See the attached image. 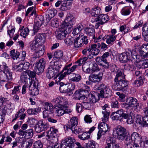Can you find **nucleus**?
Listing matches in <instances>:
<instances>
[{
	"label": "nucleus",
	"instance_id": "nucleus-1",
	"mask_svg": "<svg viewBox=\"0 0 148 148\" xmlns=\"http://www.w3.org/2000/svg\"><path fill=\"white\" fill-rule=\"evenodd\" d=\"M57 61L53 60L49 64V66L46 70L47 77L49 79L53 77L56 75L59 74V70L62 65L58 64Z\"/></svg>",
	"mask_w": 148,
	"mask_h": 148
},
{
	"label": "nucleus",
	"instance_id": "nucleus-2",
	"mask_svg": "<svg viewBox=\"0 0 148 148\" xmlns=\"http://www.w3.org/2000/svg\"><path fill=\"white\" fill-rule=\"evenodd\" d=\"M94 88L100 90V93L99 95L100 97L101 98L109 97L112 95L111 90L103 83L99 85L98 87L95 85Z\"/></svg>",
	"mask_w": 148,
	"mask_h": 148
},
{
	"label": "nucleus",
	"instance_id": "nucleus-3",
	"mask_svg": "<svg viewBox=\"0 0 148 148\" xmlns=\"http://www.w3.org/2000/svg\"><path fill=\"white\" fill-rule=\"evenodd\" d=\"M129 82L125 78L120 79L117 82L112 83V87L113 89L116 90H126L128 87Z\"/></svg>",
	"mask_w": 148,
	"mask_h": 148
},
{
	"label": "nucleus",
	"instance_id": "nucleus-4",
	"mask_svg": "<svg viewBox=\"0 0 148 148\" xmlns=\"http://www.w3.org/2000/svg\"><path fill=\"white\" fill-rule=\"evenodd\" d=\"M122 107L125 110H130L131 108H140L139 103L136 99L133 97H130L126 100V102L122 105Z\"/></svg>",
	"mask_w": 148,
	"mask_h": 148
},
{
	"label": "nucleus",
	"instance_id": "nucleus-5",
	"mask_svg": "<svg viewBox=\"0 0 148 148\" xmlns=\"http://www.w3.org/2000/svg\"><path fill=\"white\" fill-rule=\"evenodd\" d=\"M112 135L118 140H123L126 137L127 132L125 128L119 126L113 129Z\"/></svg>",
	"mask_w": 148,
	"mask_h": 148
},
{
	"label": "nucleus",
	"instance_id": "nucleus-6",
	"mask_svg": "<svg viewBox=\"0 0 148 148\" xmlns=\"http://www.w3.org/2000/svg\"><path fill=\"white\" fill-rule=\"evenodd\" d=\"M88 63V66H86L85 64L82 65V69L84 72L88 73L99 70L100 69L98 67L97 64L95 62L93 61H90Z\"/></svg>",
	"mask_w": 148,
	"mask_h": 148
},
{
	"label": "nucleus",
	"instance_id": "nucleus-7",
	"mask_svg": "<svg viewBox=\"0 0 148 148\" xmlns=\"http://www.w3.org/2000/svg\"><path fill=\"white\" fill-rule=\"evenodd\" d=\"M88 42V39L86 36L80 34L78 37L75 40L74 46L76 48L81 47L84 44H87Z\"/></svg>",
	"mask_w": 148,
	"mask_h": 148
},
{
	"label": "nucleus",
	"instance_id": "nucleus-8",
	"mask_svg": "<svg viewBox=\"0 0 148 148\" xmlns=\"http://www.w3.org/2000/svg\"><path fill=\"white\" fill-rule=\"evenodd\" d=\"M69 28L63 27L62 25L61 27L59 28L56 32V36L58 39H64L66 35L70 32Z\"/></svg>",
	"mask_w": 148,
	"mask_h": 148
},
{
	"label": "nucleus",
	"instance_id": "nucleus-9",
	"mask_svg": "<svg viewBox=\"0 0 148 148\" xmlns=\"http://www.w3.org/2000/svg\"><path fill=\"white\" fill-rule=\"evenodd\" d=\"M102 120L103 122L99 125L98 127L99 131L97 134V139H99L102 135H104L109 128L108 125L104 122L105 121Z\"/></svg>",
	"mask_w": 148,
	"mask_h": 148
},
{
	"label": "nucleus",
	"instance_id": "nucleus-10",
	"mask_svg": "<svg viewBox=\"0 0 148 148\" xmlns=\"http://www.w3.org/2000/svg\"><path fill=\"white\" fill-rule=\"evenodd\" d=\"M131 138L134 142V147H139L141 145L143 142L142 136L140 134L136 132H134L131 135Z\"/></svg>",
	"mask_w": 148,
	"mask_h": 148
},
{
	"label": "nucleus",
	"instance_id": "nucleus-11",
	"mask_svg": "<svg viewBox=\"0 0 148 148\" xmlns=\"http://www.w3.org/2000/svg\"><path fill=\"white\" fill-rule=\"evenodd\" d=\"M46 60L44 58H41L36 64L35 67L37 68V74L40 75L44 71L45 66Z\"/></svg>",
	"mask_w": 148,
	"mask_h": 148
},
{
	"label": "nucleus",
	"instance_id": "nucleus-12",
	"mask_svg": "<svg viewBox=\"0 0 148 148\" xmlns=\"http://www.w3.org/2000/svg\"><path fill=\"white\" fill-rule=\"evenodd\" d=\"M58 130L53 127H51L49 130L47 132V139L50 140H53L56 141L58 140L57 133Z\"/></svg>",
	"mask_w": 148,
	"mask_h": 148
},
{
	"label": "nucleus",
	"instance_id": "nucleus-13",
	"mask_svg": "<svg viewBox=\"0 0 148 148\" xmlns=\"http://www.w3.org/2000/svg\"><path fill=\"white\" fill-rule=\"evenodd\" d=\"M31 82L29 83V93L30 94L33 96H35L39 94V90L36 87H38V82H34L32 83Z\"/></svg>",
	"mask_w": 148,
	"mask_h": 148
},
{
	"label": "nucleus",
	"instance_id": "nucleus-14",
	"mask_svg": "<svg viewBox=\"0 0 148 148\" xmlns=\"http://www.w3.org/2000/svg\"><path fill=\"white\" fill-rule=\"evenodd\" d=\"M75 23V19L73 16H68L65 19L62 25L63 27L69 28V30L71 32V27Z\"/></svg>",
	"mask_w": 148,
	"mask_h": 148
},
{
	"label": "nucleus",
	"instance_id": "nucleus-15",
	"mask_svg": "<svg viewBox=\"0 0 148 148\" xmlns=\"http://www.w3.org/2000/svg\"><path fill=\"white\" fill-rule=\"evenodd\" d=\"M45 110L43 112L44 117H48L49 114L52 113L53 111V108L51 103L46 102L44 106Z\"/></svg>",
	"mask_w": 148,
	"mask_h": 148
},
{
	"label": "nucleus",
	"instance_id": "nucleus-16",
	"mask_svg": "<svg viewBox=\"0 0 148 148\" xmlns=\"http://www.w3.org/2000/svg\"><path fill=\"white\" fill-rule=\"evenodd\" d=\"M132 52H126L122 53L119 56V60L122 63L127 62L128 60H131Z\"/></svg>",
	"mask_w": 148,
	"mask_h": 148
},
{
	"label": "nucleus",
	"instance_id": "nucleus-17",
	"mask_svg": "<svg viewBox=\"0 0 148 148\" xmlns=\"http://www.w3.org/2000/svg\"><path fill=\"white\" fill-rule=\"evenodd\" d=\"M49 127V124L40 121L38 124V126L35 128V131L36 132L40 133L42 131H45L47 130Z\"/></svg>",
	"mask_w": 148,
	"mask_h": 148
},
{
	"label": "nucleus",
	"instance_id": "nucleus-18",
	"mask_svg": "<svg viewBox=\"0 0 148 148\" xmlns=\"http://www.w3.org/2000/svg\"><path fill=\"white\" fill-rule=\"evenodd\" d=\"M102 76L103 74L101 73H99L98 74L91 73L89 76L88 79L92 82H98L101 80Z\"/></svg>",
	"mask_w": 148,
	"mask_h": 148
},
{
	"label": "nucleus",
	"instance_id": "nucleus-19",
	"mask_svg": "<svg viewBox=\"0 0 148 148\" xmlns=\"http://www.w3.org/2000/svg\"><path fill=\"white\" fill-rule=\"evenodd\" d=\"M43 18L42 16H39L35 22L34 26V33H36L39 29L40 27L43 23Z\"/></svg>",
	"mask_w": 148,
	"mask_h": 148
},
{
	"label": "nucleus",
	"instance_id": "nucleus-20",
	"mask_svg": "<svg viewBox=\"0 0 148 148\" xmlns=\"http://www.w3.org/2000/svg\"><path fill=\"white\" fill-rule=\"evenodd\" d=\"M139 52L144 58H148V43L143 44L140 47Z\"/></svg>",
	"mask_w": 148,
	"mask_h": 148
},
{
	"label": "nucleus",
	"instance_id": "nucleus-21",
	"mask_svg": "<svg viewBox=\"0 0 148 148\" xmlns=\"http://www.w3.org/2000/svg\"><path fill=\"white\" fill-rule=\"evenodd\" d=\"M45 34L43 33H38L35 36V42L39 44L40 46H42L45 42Z\"/></svg>",
	"mask_w": 148,
	"mask_h": 148
},
{
	"label": "nucleus",
	"instance_id": "nucleus-22",
	"mask_svg": "<svg viewBox=\"0 0 148 148\" xmlns=\"http://www.w3.org/2000/svg\"><path fill=\"white\" fill-rule=\"evenodd\" d=\"M11 105L10 104H6L5 105L2 106L0 108V113L2 114L3 116H5L7 112L10 113L12 112Z\"/></svg>",
	"mask_w": 148,
	"mask_h": 148
},
{
	"label": "nucleus",
	"instance_id": "nucleus-23",
	"mask_svg": "<svg viewBox=\"0 0 148 148\" xmlns=\"http://www.w3.org/2000/svg\"><path fill=\"white\" fill-rule=\"evenodd\" d=\"M44 53V51L35 52L31 56L30 59L31 62H32L34 64L38 60L39 58L42 56Z\"/></svg>",
	"mask_w": 148,
	"mask_h": 148
},
{
	"label": "nucleus",
	"instance_id": "nucleus-24",
	"mask_svg": "<svg viewBox=\"0 0 148 148\" xmlns=\"http://www.w3.org/2000/svg\"><path fill=\"white\" fill-rule=\"evenodd\" d=\"M116 73L114 79V82H117L120 79H123L125 78V75L124 74V71L123 70L121 69H119L117 71Z\"/></svg>",
	"mask_w": 148,
	"mask_h": 148
},
{
	"label": "nucleus",
	"instance_id": "nucleus-25",
	"mask_svg": "<svg viewBox=\"0 0 148 148\" xmlns=\"http://www.w3.org/2000/svg\"><path fill=\"white\" fill-rule=\"evenodd\" d=\"M77 119L76 117H72L70 119L67 125H66L67 130H68V129H70L77 126Z\"/></svg>",
	"mask_w": 148,
	"mask_h": 148
},
{
	"label": "nucleus",
	"instance_id": "nucleus-26",
	"mask_svg": "<svg viewBox=\"0 0 148 148\" xmlns=\"http://www.w3.org/2000/svg\"><path fill=\"white\" fill-rule=\"evenodd\" d=\"M122 114V109H120L114 112L111 116L112 118L114 120L121 121V114Z\"/></svg>",
	"mask_w": 148,
	"mask_h": 148
},
{
	"label": "nucleus",
	"instance_id": "nucleus-27",
	"mask_svg": "<svg viewBox=\"0 0 148 148\" xmlns=\"http://www.w3.org/2000/svg\"><path fill=\"white\" fill-rule=\"evenodd\" d=\"M101 57H98L95 59V61L99 65L101 66L105 69L107 68L109 66V63L106 62Z\"/></svg>",
	"mask_w": 148,
	"mask_h": 148
},
{
	"label": "nucleus",
	"instance_id": "nucleus-28",
	"mask_svg": "<svg viewBox=\"0 0 148 148\" xmlns=\"http://www.w3.org/2000/svg\"><path fill=\"white\" fill-rule=\"evenodd\" d=\"M142 35L144 41L148 42V23L145 24L142 28Z\"/></svg>",
	"mask_w": 148,
	"mask_h": 148
},
{
	"label": "nucleus",
	"instance_id": "nucleus-29",
	"mask_svg": "<svg viewBox=\"0 0 148 148\" xmlns=\"http://www.w3.org/2000/svg\"><path fill=\"white\" fill-rule=\"evenodd\" d=\"M29 76L27 75V73H26V71L25 72H23L22 74L21 77V78L23 82H24L25 83V84H29V83L31 82V83H32L34 81L32 80H31L29 77Z\"/></svg>",
	"mask_w": 148,
	"mask_h": 148
},
{
	"label": "nucleus",
	"instance_id": "nucleus-30",
	"mask_svg": "<svg viewBox=\"0 0 148 148\" xmlns=\"http://www.w3.org/2000/svg\"><path fill=\"white\" fill-rule=\"evenodd\" d=\"M3 72L6 73L8 75L9 78L10 80H12V72L9 67L7 66V64H5L2 66Z\"/></svg>",
	"mask_w": 148,
	"mask_h": 148
},
{
	"label": "nucleus",
	"instance_id": "nucleus-31",
	"mask_svg": "<svg viewBox=\"0 0 148 148\" xmlns=\"http://www.w3.org/2000/svg\"><path fill=\"white\" fill-rule=\"evenodd\" d=\"M109 20L108 16L106 14H101L96 19V21H100L101 24H103L106 23Z\"/></svg>",
	"mask_w": 148,
	"mask_h": 148
},
{
	"label": "nucleus",
	"instance_id": "nucleus-32",
	"mask_svg": "<svg viewBox=\"0 0 148 148\" xmlns=\"http://www.w3.org/2000/svg\"><path fill=\"white\" fill-rule=\"evenodd\" d=\"M30 47L32 50L35 51V52H39V51H44V52H45V49L43 46L39 45V44L36 42L31 45Z\"/></svg>",
	"mask_w": 148,
	"mask_h": 148
},
{
	"label": "nucleus",
	"instance_id": "nucleus-33",
	"mask_svg": "<svg viewBox=\"0 0 148 148\" xmlns=\"http://www.w3.org/2000/svg\"><path fill=\"white\" fill-rule=\"evenodd\" d=\"M91 54L92 55L97 56L99 53L100 51L97 47V45L96 44H91L90 46Z\"/></svg>",
	"mask_w": 148,
	"mask_h": 148
},
{
	"label": "nucleus",
	"instance_id": "nucleus-34",
	"mask_svg": "<svg viewBox=\"0 0 148 148\" xmlns=\"http://www.w3.org/2000/svg\"><path fill=\"white\" fill-rule=\"evenodd\" d=\"M86 90L84 91L82 89H80L75 91L74 93V95L76 98L78 100L84 99L85 98V95H84V93Z\"/></svg>",
	"mask_w": 148,
	"mask_h": 148
},
{
	"label": "nucleus",
	"instance_id": "nucleus-35",
	"mask_svg": "<svg viewBox=\"0 0 148 148\" xmlns=\"http://www.w3.org/2000/svg\"><path fill=\"white\" fill-rule=\"evenodd\" d=\"M85 31L87 35L89 36L91 39L95 38V30L93 27H87Z\"/></svg>",
	"mask_w": 148,
	"mask_h": 148
},
{
	"label": "nucleus",
	"instance_id": "nucleus-36",
	"mask_svg": "<svg viewBox=\"0 0 148 148\" xmlns=\"http://www.w3.org/2000/svg\"><path fill=\"white\" fill-rule=\"evenodd\" d=\"M100 97L99 95L95 96L92 94H90L88 95L87 98V101H89V102L93 104L99 100Z\"/></svg>",
	"mask_w": 148,
	"mask_h": 148
},
{
	"label": "nucleus",
	"instance_id": "nucleus-37",
	"mask_svg": "<svg viewBox=\"0 0 148 148\" xmlns=\"http://www.w3.org/2000/svg\"><path fill=\"white\" fill-rule=\"evenodd\" d=\"M59 89L61 92L62 93H69L67 84H65L62 82H59Z\"/></svg>",
	"mask_w": 148,
	"mask_h": 148
},
{
	"label": "nucleus",
	"instance_id": "nucleus-38",
	"mask_svg": "<svg viewBox=\"0 0 148 148\" xmlns=\"http://www.w3.org/2000/svg\"><path fill=\"white\" fill-rule=\"evenodd\" d=\"M34 140L32 139L28 140L26 141H22L21 147L24 148H30L34 143Z\"/></svg>",
	"mask_w": 148,
	"mask_h": 148
},
{
	"label": "nucleus",
	"instance_id": "nucleus-39",
	"mask_svg": "<svg viewBox=\"0 0 148 148\" xmlns=\"http://www.w3.org/2000/svg\"><path fill=\"white\" fill-rule=\"evenodd\" d=\"M69 148H73L75 146V139L73 138L70 137L66 138L65 140Z\"/></svg>",
	"mask_w": 148,
	"mask_h": 148
},
{
	"label": "nucleus",
	"instance_id": "nucleus-40",
	"mask_svg": "<svg viewBox=\"0 0 148 148\" xmlns=\"http://www.w3.org/2000/svg\"><path fill=\"white\" fill-rule=\"evenodd\" d=\"M102 108L104 111L102 112V114L103 117H102L101 119H103V121L104 120L105 121H107L108 119L109 113L106 111L107 109L103 106L102 107Z\"/></svg>",
	"mask_w": 148,
	"mask_h": 148
},
{
	"label": "nucleus",
	"instance_id": "nucleus-41",
	"mask_svg": "<svg viewBox=\"0 0 148 148\" xmlns=\"http://www.w3.org/2000/svg\"><path fill=\"white\" fill-rule=\"evenodd\" d=\"M82 105L83 108L86 110H90L93 108V104L88 101L87 102H82Z\"/></svg>",
	"mask_w": 148,
	"mask_h": 148
},
{
	"label": "nucleus",
	"instance_id": "nucleus-42",
	"mask_svg": "<svg viewBox=\"0 0 148 148\" xmlns=\"http://www.w3.org/2000/svg\"><path fill=\"white\" fill-rule=\"evenodd\" d=\"M101 9L98 6L96 7L93 9V10L91 14L92 16L95 17H98V16L101 14Z\"/></svg>",
	"mask_w": 148,
	"mask_h": 148
},
{
	"label": "nucleus",
	"instance_id": "nucleus-43",
	"mask_svg": "<svg viewBox=\"0 0 148 148\" xmlns=\"http://www.w3.org/2000/svg\"><path fill=\"white\" fill-rule=\"evenodd\" d=\"M115 140L112 138H110L107 141V144L105 148H114Z\"/></svg>",
	"mask_w": 148,
	"mask_h": 148
},
{
	"label": "nucleus",
	"instance_id": "nucleus-44",
	"mask_svg": "<svg viewBox=\"0 0 148 148\" xmlns=\"http://www.w3.org/2000/svg\"><path fill=\"white\" fill-rule=\"evenodd\" d=\"M61 4V7L60 8L61 10L63 11H65L68 9L67 3H63L62 4V3H61V1H58L55 3V5L56 6L58 7Z\"/></svg>",
	"mask_w": 148,
	"mask_h": 148
},
{
	"label": "nucleus",
	"instance_id": "nucleus-45",
	"mask_svg": "<svg viewBox=\"0 0 148 148\" xmlns=\"http://www.w3.org/2000/svg\"><path fill=\"white\" fill-rule=\"evenodd\" d=\"M116 36L113 35H109L108 39L106 40V42L107 43L108 45H112L114 43V42L115 40Z\"/></svg>",
	"mask_w": 148,
	"mask_h": 148
},
{
	"label": "nucleus",
	"instance_id": "nucleus-46",
	"mask_svg": "<svg viewBox=\"0 0 148 148\" xmlns=\"http://www.w3.org/2000/svg\"><path fill=\"white\" fill-rule=\"evenodd\" d=\"M127 113H124L123 110L122 109V114H121L122 119L124 118V119H127L129 116H132L133 113L132 111L130 110H126Z\"/></svg>",
	"mask_w": 148,
	"mask_h": 148
},
{
	"label": "nucleus",
	"instance_id": "nucleus-47",
	"mask_svg": "<svg viewBox=\"0 0 148 148\" xmlns=\"http://www.w3.org/2000/svg\"><path fill=\"white\" fill-rule=\"evenodd\" d=\"M83 29V26L82 25H80L73 29L72 34L73 35H76L79 34L80 32Z\"/></svg>",
	"mask_w": 148,
	"mask_h": 148
},
{
	"label": "nucleus",
	"instance_id": "nucleus-48",
	"mask_svg": "<svg viewBox=\"0 0 148 148\" xmlns=\"http://www.w3.org/2000/svg\"><path fill=\"white\" fill-rule=\"evenodd\" d=\"M8 77V75L3 72L0 74V80L1 81H11L12 80H10Z\"/></svg>",
	"mask_w": 148,
	"mask_h": 148
},
{
	"label": "nucleus",
	"instance_id": "nucleus-49",
	"mask_svg": "<svg viewBox=\"0 0 148 148\" xmlns=\"http://www.w3.org/2000/svg\"><path fill=\"white\" fill-rule=\"evenodd\" d=\"M63 56V53L61 51H55L54 53V59L55 58L58 60L61 58Z\"/></svg>",
	"mask_w": 148,
	"mask_h": 148
},
{
	"label": "nucleus",
	"instance_id": "nucleus-50",
	"mask_svg": "<svg viewBox=\"0 0 148 148\" xmlns=\"http://www.w3.org/2000/svg\"><path fill=\"white\" fill-rule=\"evenodd\" d=\"M68 103V99L65 97H61L60 106L64 108L65 107V106H67L66 104Z\"/></svg>",
	"mask_w": 148,
	"mask_h": 148
},
{
	"label": "nucleus",
	"instance_id": "nucleus-51",
	"mask_svg": "<svg viewBox=\"0 0 148 148\" xmlns=\"http://www.w3.org/2000/svg\"><path fill=\"white\" fill-rule=\"evenodd\" d=\"M10 56L14 59H16L20 55L19 53L16 51L14 49L10 51Z\"/></svg>",
	"mask_w": 148,
	"mask_h": 148
},
{
	"label": "nucleus",
	"instance_id": "nucleus-52",
	"mask_svg": "<svg viewBox=\"0 0 148 148\" xmlns=\"http://www.w3.org/2000/svg\"><path fill=\"white\" fill-rule=\"evenodd\" d=\"M73 75V77L70 79L71 81L78 82L81 79V76L79 74H74Z\"/></svg>",
	"mask_w": 148,
	"mask_h": 148
},
{
	"label": "nucleus",
	"instance_id": "nucleus-53",
	"mask_svg": "<svg viewBox=\"0 0 148 148\" xmlns=\"http://www.w3.org/2000/svg\"><path fill=\"white\" fill-rule=\"evenodd\" d=\"M20 32V35L25 38L26 37L29 33V30L27 27L25 28L22 30L18 31V32Z\"/></svg>",
	"mask_w": 148,
	"mask_h": 148
},
{
	"label": "nucleus",
	"instance_id": "nucleus-54",
	"mask_svg": "<svg viewBox=\"0 0 148 148\" xmlns=\"http://www.w3.org/2000/svg\"><path fill=\"white\" fill-rule=\"evenodd\" d=\"M142 77H143V76H140L139 79L134 81V85L135 86L139 87L143 84V82Z\"/></svg>",
	"mask_w": 148,
	"mask_h": 148
},
{
	"label": "nucleus",
	"instance_id": "nucleus-55",
	"mask_svg": "<svg viewBox=\"0 0 148 148\" xmlns=\"http://www.w3.org/2000/svg\"><path fill=\"white\" fill-rule=\"evenodd\" d=\"M72 132L75 134H78L83 132L82 129L77 126L70 129Z\"/></svg>",
	"mask_w": 148,
	"mask_h": 148
},
{
	"label": "nucleus",
	"instance_id": "nucleus-56",
	"mask_svg": "<svg viewBox=\"0 0 148 148\" xmlns=\"http://www.w3.org/2000/svg\"><path fill=\"white\" fill-rule=\"evenodd\" d=\"M86 146L88 148H98V145L95 142L90 141L86 143Z\"/></svg>",
	"mask_w": 148,
	"mask_h": 148
},
{
	"label": "nucleus",
	"instance_id": "nucleus-57",
	"mask_svg": "<svg viewBox=\"0 0 148 148\" xmlns=\"http://www.w3.org/2000/svg\"><path fill=\"white\" fill-rule=\"evenodd\" d=\"M111 103V106L112 108H119V105L118 102L116 99H113Z\"/></svg>",
	"mask_w": 148,
	"mask_h": 148
},
{
	"label": "nucleus",
	"instance_id": "nucleus-58",
	"mask_svg": "<svg viewBox=\"0 0 148 148\" xmlns=\"http://www.w3.org/2000/svg\"><path fill=\"white\" fill-rule=\"evenodd\" d=\"M51 25L53 27L57 28L59 26V21L56 18H54L51 21Z\"/></svg>",
	"mask_w": 148,
	"mask_h": 148
},
{
	"label": "nucleus",
	"instance_id": "nucleus-59",
	"mask_svg": "<svg viewBox=\"0 0 148 148\" xmlns=\"http://www.w3.org/2000/svg\"><path fill=\"white\" fill-rule=\"evenodd\" d=\"M98 48H100L102 50H106L108 47V45H107L104 42H102L101 43L97 44Z\"/></svg>",
	"mask_w": 148,
	"mask_h": 148
},
{
	"label": "nucleus",
	"instance_id": "nucleus-60",
	"mask_svg": "<svg viewBox=\"0 0 148 148\" xmlns=\"http://www.w3.org/2000/svg\"><path fill=\"white\" fill-rule=\"evenodd\" d=\"M78 137L80 139L85 140L88 139L90 137L89 135H88L86 132L83 133L82 135H78Z\"/></svg>",
	"mask_w": 148,
	"mask_h": 148
},
{
	"label": "nucleus",
	"instance_id": "nucleus-61",
	"mask_svg": "<svg viewBox=\"0 0 148 148\" xmlns=\"http://www.w3.org/2000/svg\"><path fill=\"white\" fill-rule=\"evenodd\" d=\"M13 68L14 69L16 70L17 71L21 72L24 71L22 63H20L19 65H14L13 66Z\"/></svg>",
	"mask_w": 148,
	"mask_h": 148
},
{
	"label": "nucleus",
	"instance_id": "nucleus-62",
	"mask_svg": "<svg viewBox=\"0 0 148 148\" xmlns=\"http://www.w3.org/2000/svg\"><path fill=\"white\" fill-rule=\"evenodd\" d=\"M64 42L68 45H71L73 42V38L70 36H68L64 40Z\"/></svg>",
	"mask_w": 148,
	"mask_h": 148
},
{
	"label": "nucleus",
	"instance_id": "nucleus-63",
	"mask_svg": "<svg viewBox=\"0 0 148 148\" xmlns=\"http://www.w3.org/2000/svg\"><path fill=\"white\" fill-rule=\"evenodd\" d=\"M67 84V85L68 92L71 93V92L75 89V84L73 83H70Z\"/></svg>",
	"mask_w": 148,
	"mask_h": 148
},
{
	"label": "nucleus",
	"instance_id": "nucleus-64",
	"mask_svg": "<svg viewBox=\"0 0 148 148\" xmlns=\"http://www.w3.org/2000/svg\"><path fill=\"white\" fill-rule=\"evenodd\" d=\"M33 135V131L32 129L27 130L26 131V138H31Z\"/></svg>",
	"mask_w": 148,
	"mask_h": 148
}]
</instances>
